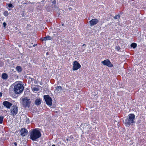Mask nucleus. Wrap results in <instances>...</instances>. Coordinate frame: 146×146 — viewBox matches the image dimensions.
Instances as JSON below:
<instances>
[{"instance_id":"15","label":"nucleus","mask_w":146,"mask_h":146,"mask_svg":"<svg viewBox=\"0 0 146 146\" xmlns=\"http://www.w3.org/2000/svg\"><path fill=\"white\" fill-rule=\"evenodd\" d=\"M16 70L18 72H20L22 71V68L20 66H18L16 67Z\"/></svg>"},{"instance_id":"25","label":"nucleus","mask_w":146,"mask_h":146,"mask_svg":"<svg viewBox=\"0 0 146 146\" xmlns=\"http://www.w3.org/2000/svg\"><path fill=\"white\" fill-rule=\"evenodd\" d=\"M3 63L1 62V61H0V66H2V65H3Z\"/></svg>"},{"instance_id":"11","label":"nucleus","mask_w":146,"mask_h":146,"mask_svg":"<svg viewBox=\"0 0 146 146\" xmlns=\"http://www.w3.org/2000/svg\"><path fill=\"white\" fill-rule=\"evenodd\" d=\"M98 22V20L96 19H92L89 21L90 25L91 26L96 25Z\"/></svg>"},{"instance_id":"4","label":"nucleus","mask_w":146,"mask_h":146,"mask_svg":"<svg viewBox=\"0 0 146 146\" xmlns=\"http://www.w3.org/2000/svg\"><path fill=\"white\" fill-rule=\"evenodd\" d=\"M18 111V108L17 106L14 105L11 106L10 111V115L14 116L17 114Z\"/></svg>"},{"instance_id":"14","label":"nucleus","mask_w":146,"mask_h":146,"mask_svg":"<svg viewBox=\"0 0 146 146\" xmlns=\"http://www.w3.org/2000/svg\"><path fill=\"white\" fill-rule=\"evenodd\" d=\"M8 76L7 74L6 73L2 74L1 77L4 80H6L7 79Z\"/></svg>"},{"instance_id":"26","label":"nucleus","mask_w":146,"mask_h":146,"mask_svg":"<svg viewBox=\"0 0 146 146\" xmlns=\"http://www.w3.org/2000/svg\"><path fill=\"white\" fill-rule=\"evenodd\" d=\"M52 3L54 4H56V1L55 0H54L52 2Z\"/></svg>"},{"instance_id":"29","label":"nucleus","mask_w":146,"mask_h":146,"mask_svg":"<svg viewBox=\"0 0 146 146\" xmlns=\"http://www.w3.org/2000/svg\"><path fill=\"white\" fill-rule=\"evenodd\" d=\"M69 10H72V8L71 7H70L69 8Z\"/></svg>"},{"instance_id":"3","label":"nucleus","mask_w":146,"mask_h":146,"mask_svg":"<svg viewBox=\"0 0 146 146\" xmlns=\"http://www.w3.org/2000/svg\"><path fill=\"white\" fill-rule=\"evenodd\" d=\"M24 87L22 84H18L15 86L14 88V91L16 94L21 93L23 91Z\"/></svg>"},{"instance_id":"2","label":"nucleus","mask_w":146,"mask_h":146,"mask_svg":"<svg viewBox=\"0 0 146 146\" xmlns=\"http://www.w3.org/2000/svg\"><path fill=\"white\" fill-rule=\"evenodd\" d=\"M135 115L133 113H130L128 115V117L125 119L124 123L126 126L129 127L130 125H134Z\"/></svg>"},{"instance_id":"31","label":"nucleus","mask_w":146,"mask_h":146,"mask_svg":"<svg viewBox=\"0 0 146 146\" xmlns=\"http://www.w3.org/2000/svg\"><path fill=\"white\" fill-rule=\"evenodd\" d=\"M52 146H55V145H53Z\"/></svg>"},{"instance_id":"20","label":"nucleus","mask_w":146,"mask_h":146,"mask_svg":"<svg viewBox=\"0 0 146 146\" xmlns=\"http://www.w3.org/2000/svg\"><path fill=\"white\" fill-rule=\"evenodd\" d=\"M120 17V15H117L114 16L113 18L114 19H119Z\"/></svg>"},{"instance_id":"19","label":"nucleus","mask_w":146,"mask_h":146,"mask_svg":"<svg viewBox=\"0 0 146 146\" xmlns=\"http://www.w3.org/2000/svg\"><path fill=\"white\" fill-rule=\"evenodd\" d=\"M9 15L8 12L7 11H6L4 12L3 15L5 17H7Z\"/></svg>"},{"instance_id":"30","label":"nucleus","mask_w":146,"mask_h":146,"mask_svg":"<svg viewBox=\"0 0 146 146\" xmlns=\"http://www.w3.org/2000/svg\"><path fill=\"white\" fill-rule=\"evenodd\" d=\"M86 45L85 44H84L83 45H82V46H86Z\"/></svg>"},{"instance_id":"28","label":"nucleus","mask_w":146,"mask_h":146,"mask_svg":"<svg viewBox=\"0 0 146 146\" xmlns=\"http://www.w3.org/2000/svg\"><path fill=\"white\" fill-rule=\"evenodd\" d=\"M14 144L15 146H17V144L16 142H15L14 143Z\"/></svg>"},{"instance_id":"16","label":"nucleus","mask_w":146,"mask_h":146,"mask_svg":"<svg viewBox=\"0 0 146 146\" xmlns=\"http://www.w3.org/2000/svg\"><path fill=\"white\" fill-rule=\"evenodd\" d=\"M131 47L135 48L137 47V44L136 43H133L131 44Z\"/></svg>"},{"instance_id":"10","label":"nucleus","mask_w":146,"mask_h":146,"mask_svg":"<svg viewBox=\"0 0 146 146\" xmlns=\"http://www.w3.org/2000/svg\"><path fill=\"white\" fill-rule=\"evenodd\" d=\"M3 105L7 109H10L13 104L8 101H5L3 103Z\"/></svg>"},{"instance_id":"32","label":"nucleus","mask_w":146,"mask_h":146,"mask_svg":"<svg viewBox=\"0 0 146 146\" xmlns=\"http://www.w3.org/2000/svg\"><path fill=\"white\" fill-rule=\"evenodd\" d=\"M48 52H47L46 53V54L47 55L48 54Z\"/></svg>"},{"instance_id":"18","label":"nucleus","mask_w":146,"mask_h":146,"mask_svg":"<svg viewBox=\"0 0 146 146\" xmlns=\"http://www.w3.org/2000/svg\"><path fill=\"white\" fill-rule=\"evenodd\" d=\"M62 89L61 86H57L56 88V90L57 91H61L62 90Z\"/></svg>"},{"instance_id":"22","label":"nucleus","mask_w":146,"mask_h":146,"mask_svg":"<svg viewBox=\"0 0 146 146\" xmlns=\"http://www.w3.org/2000/svg\"><path fill=\"white\" fill-rule=\"evenodd\" d=\"M33 91H38L39 90V88H38L34 87L32 89Z\"/></svg>"},{"instance_id":"1","label":"nucleus","mask_w":146,"mask_h":146,"mask_svg":"<svg viewBox=\"0 0 146 146\" xmlns=\"http://www.w3.org/2000/svg\"><path fill=\"white\" fill-rule=\"evenodd\" d=\"M41 136V134L39 130L36 129H33L30 133V139L33 141H36Z\"/></svg>"},{"instance_id":"13","label":"nucleus","mask_w":146,"mask_h":146,"mask_svg":"<svg viewBox=\"0 0 146 146\" xmlns=\"http://www.w3.org/2000/svg\"><path fill=\"white\" fill-rule=\"evenodd\" d=\"M41 100L40 98L36 99L35 101V104L37 106L40 105L41 104Z\"/></svg>"},{"instance_id":"5","label":"nucleus","mask_w":146,"mask_h":146,"mask_svg":"<svg viewBox=\"0 0 146 146\" xmlns=\"http://www.w3.org/2000/svg\"><path fill=\"white\" fill-rule=\"evenodd\" d=\"M22 103L23 107L25 108H29L30 106L31 102L30 99H28L27 97H26L22 99Z\"/></svg>"},{"instance_id":"33","label":"nucleus","mask_w":146,"mask_h":146,"mask_svg":"<svg viewBox=\"0 0 146 146\" xmlns=\"http://www.w3.org/2000/svg\"><path fill=\"white\" fill-rule=\"evenodd\" d=\"M63 25H64L63 24H62V25L63 26Z\"/></svg>"},{"instance_id":"21","label":"nucleus","mask_w":146,"mask_h":146,"mask_svg":"<svg viewBox=\"0 0 146 146\" xmlns=\"http://www.w3.org/2000/svg\"><path fill=\"white\" fill-rule=\"evenodd\" d=\"M4 117L3 116H0V123L1 124L2 123Z\"/></svg>"},{"instance_id":"9","label":"nucleus","mask_w":146,"mask_h":146,"mask_svg":"<svg viewBox=\"0 0 146 146\" xmlns=\"http://www.w3.org/2000/svg\"><path fill=\"white\" fill-rule=\"evenodd\" d=\"M28 133L27 130L25 128H22L20 130V135L23 137L25 136Z\"/></svg>"},{"instance_id":"24","label":"nucleus","mask_w":146,"mask_h":146,"mask_svg":"<svg viewBox=\"0 0 146 146\" xmlns=\"http://www.w3.org/2000/svg\"><path fill=\"white\" fill-rule=\"evenodd\" d=\"M116 49L118 51L120 49V47L119 46H116Z\"/></svg>"},{"instance_id":"27","label":"nucleus","mask_w":146,"mask_h":146,"mask_svg":"<svg viewBox=\"0 0 146 146\" xmlns=\"http://www.w3.org/2000/svg\"><path fill=\"white\" fill-rule=\"evenodd\" d=\"M6 23L5 22H4L3 23V25L5 27L6 26Z\"/></svg>"},{"instance_id":"7","label":"nucleus","mask_w":146,"mask_h":146,"mask_svg":"<svg viewBox=\"0 0 146 146\" xmlns=\"http://www.w3.org/2000/svg\"><path fill=\"white\" fill-rule=\"evenodd\" d=\"M81 67V65L78 61H75L74 62L72 68L73 71L77 70L80 68Z\"/></svg>"},{"instance_id":"8","label":"nucleus","mask_w":146,"mask_h":146,"mask_svg":"<svg viewBox=\"0 0 146 146\" xmlns=\"http://www.w3.org/2000/svg\"><path fill=\"white\" fill-rule=\"evenodd\" d=\"M104 65L106 66L109 67H112L113 66V65L111 63L110 60L106 59L102 62Z\"/></svg>"},{"instance_id":"12","label":"nucleus","mask_w":146,"mask_h":146,"mask_svg":"<svg viewBox=\"0 0 146 146\" xmlns=\"http://www.w3.org/2000/svg\"><path fill=\"white\" fill-rule=\"evenodd\" d=\"M52 39V38L50 36L47 35L45 37L42 38H40L41 41H45L48 40H51Z\"/></svg>"},{"instance_id":"6","label":"nucleus","mask_w":146,"mask_h":146,"mask_svg":"<svg viewBox=\"0 0 146 146\" xmlns=\"http://www.w3.org/2000/svg\"><path fill=\"white\" fill-rule=\"evenodd\" d=\"M44 98L47 105L49 106L52 105V99L48 95H44Z\"/></svg>"},{"instance_id":"17","label":"nucleus","mask_w":146,"mask_h":146,"mask_svg":"<svg viewBox=\"0 0 146 146\" xmlns=\"http://www.w3.org/2000/svg\"><path fill=\"white\" fill-rule=\"evenodd\" d=\"M46 10L48 12H50L51 11V8L50 7L46 6Z\"/></svg>"},{"instance_id":"23","label":"nucleus","mask_w":146,"mask_h":146,"mask_svg":"<svg viewBox=\"0 0 146 146\" xmlns=\"http://www.w3.org/2000/svg\"><path fill=\"white\" fill-rule=\"evenodd\" d=\"M8 6L9 8L13 7V6L11 3L9 4Z\"/></svg>"}]
</instances>
